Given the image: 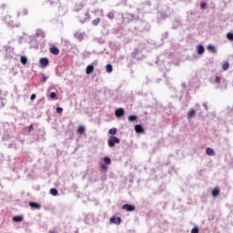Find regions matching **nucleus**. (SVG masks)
<instances>
[{"label":"nucleus","mask_w":233,"mask_h":233,"mask_svg":"<svg viewBox=\"0 0 233 233\" xmlns=\"http://www.w3.org/2000/svg\"><path fill=\"white\" fill-rule=\"evenodd\" d=\"M199 108H201V106L199 104H196L195 109L191 108L187 111V117L188 121H190V119H194V117H196V114H198V110H199Z\"/></svg>","instance_id":"1"},{"label":"nucleus","mask_w":233,"mask_h":233,"mask_svg":"<svg viewBox=\"0 0 233 233\" xmlns=\"http://www.w3.org/2000/svg\"><path fill=\"white\" fill-rule=\"evenodd\" d=\"M119 143H121V140L118 137L114 136L109 137L107 140V145L109 148H114L116 145H119Z\"/></svg>","instance_id":"2"},{"label":"nucleus","mask_w":233,"mask_h":233,"mask_svg":"<svg viewBox=\"0 0 233 233\" xmlns=\"http://www.w3.org/2000/svg\"><path fill=\"white\" fill-rule=\"evenodd\" d=\"M3 21H5V23L10 26L11 28H14L15 26H17V25L14 24V21H12V16L10 15H6L4 17Z\"/></svg>","instance_id":"3"},{"label":"nucleus","mask_w":233,"mask_h":233,"mask_svg":"<svg viewBox=\"0 0 233 233\" xmlns=\"http://www.w3.org/2000/svg\"><path fill=\"white\" fill-rule=\"evenodd\" d=\"M90 19V16L88 15V11L86 12L83 15H80L78 16V21L83 25L85 23H86V21H88Z\"/></svg>","instance_id":"4"},{"label":"nucleus","mask_w":233,"mask_h":233,"mask_svg":"<svg viewBox=\"0 0 233 233\" xmlns=\"http://www.w3.org/2000/svg\"><path fill=\"white\" fill-rule=\"evenodd\" d=\"M109 222L114 225H121V218L111 217Z\"/></svg>","instance_id":"5"},{"label":"nucleus","mask_w":233,"mask_h":233,"mask_svg":"<svg viewBox=\"0 0 233 233\" xmlns=\"http://www.w3.org/2000/svg\"><path fill=\"white\" fill-rule=\"evenodd\" d=\"M39 62H40V66H42V68H46V66L49 63L48 58H46V57L40 58Z\"/></svg>","instance_id":"6"},{"label":"nucleus","mask_w":233,"mask_h":233,"mask_svg":"<svg viewBox=\"0 0 233 233\" xmlns=\"http://www.w3.org/2000/svg\"><path fill=\"white\" fill-rule=\"evenodd\" d=\"M115 116L116 117H123L125 116V109L123 108H118L115 111Z\"/></svg>","instance_id":"7"},{"label":"nucleus","mask_w":233,"mask_h":233,"mask_svg":"<svg viewBox=\"0 0 233 233\" xmlns=\"http://www.w3.org/2000/svg\"><path fill=\"white\" fill-rule=\"evenodd\" d=\"M122 208L124 210H127V212H132L134 210H136V207L132 206V205H128V204H125Z\"/></svg>","instance_id":"8"},{"label":"nucleus","mask_w":233,"mask_h":233,"mask_svg":"<svg viewBox=\"0 0 233 233\" xmlns=\"http://www.w3.org/2000/svg\"><path fill=\"white\" fill-rule=\"evenodd\" d=\"M75 37H76L78 41H83L85 37V32L77 31L76 33H75Z\"/></svg>","instance_id":"9"},{"label":"nucleus","mask_w":233,"mask_h":233,"mask_svg":"<svg viewBox=\"0 0 233 233\" xmlns=\"http://www.w3.org/2000/svg\"><path fill=\"white\" fill-rule=\"evenodd\" d=\"M29 207H31V208H34L35 210L41 209V204H37L35 202H30Z\"/></svg>","instance_id":"10"},{"label":"nucleus","mask_w":233,"mask_h":233,"mask_svg":"<svg viewBox=\"0 0 233 233\" xmlns=\"http://www.w3.org/2000/svg\"><path fill=\"white\" fill-rule=\"evenodd\" d=\"M197 52L199 56H203V54H205V47L203 46V45L198 46Z\"/></svg>","instance_id":"11"},{"label":"nucleus","mask_w":233,"mask_h":233,"mask_svg":"<svg viewBox=\"0 0 233 233\" xmlns=\"http://www.w3.org/2000/svg\"><path fill=\"white\" fill-rule=\"evenodd\" d=\"M220 82H221L220 76H216L215 77L210 78V83H212L213 85H216Z\"/></svg>","instance_id":"12"},{"label":"nucleus","mask_w":233,"mask_h":233,"mask_svg":"<svg viewBox=\"0 0 233 233\" xmlns=\"http://www.w3.org/2000/svg\"><path fill=\"white\" fill-rule=\"evenodd\" d=\"M135 132H137V134H143V132H145V129H143V127H141L140 125H137L135 126Z\"/></svg>","instance_id":"13"},{"label":"nucleus","mask_w":233,"mask_h":233,"mask_svg":"<svg viewBox=\"0 0 233 233\" xmlns=\"http://www.w3.org/2000/svg\"><path fill=\"white\" fill-rule=\"evenodd\" d=\"M51 54H54V56H58L59 54V48L53 46L50 48Z\"/></svg>","instance_id":"14"},{"label":"nucleus","mask_w":233,"mask_h":233,"mask_svg":"<svg viewBox=\"0 0 233 233\" xmlns=\"http://www.w3.org/2000/svg\"><path fill=\"white\" fill-rule=\"evenodd\" d=\"M20 63H22L23 65H26L28 63V57H26V56H21Z\"/></svg>","instance_id":"15"},{"label":"nucleus","mask_w":233,"mask_h":233,"mask_svg":"<svg viewBox=\"0 0 233 233\" xmlns=\"http://www.w3.org/2000/svg\"><path fill=\"white\" fill-rule=\"evenodd\" d=\"M92 72H94V66H92V65L87 66L86 69V73L87 75H90V74H92Z\"/></svg>","instance_id":"16"},{"label":"nucleus","mask_w":233,"mask_h":233,"mask_svg":"<svg viewBox=\"0 0 233 233\" xmlns=\"http://www.w3.org/2000/svg\"><path fill=\"white\" fill-rule=\"evenodd\" d=\"M212 196L214 198H218L219 196V187H215L213 190H212Z\"/></svg>","instance_id":"17"},{"label":"nucleus","mask_w":233,"mask_h":233,"mask_svg":"<svg viewBox=\"0 0 233 233\" xmlns=\"http://www.w3.org/2000/svg\"><path fill=\"white\" fill-rule=\"evenodd\" d=\"M206 154H207L208 156H214L216 153L214 152V149H212L211 147H208V148L206 149Z\"/></svg>","instance_id":"18"},{"label":"nucleus","mask_w":233,"mask_h":233,"mask_svg":"<svg viewBox=\"0 0 233 233\" xmlns=\"http://www.w3.org/2000/svg\"><path fill=\"white\" fill-rule=\"evenodd\" d=\"M36 35L38 37H45V31H43V29H37L36 30Z\"/></svg>","instance_id":"19"},{"label":"nucleus","mask_w":233,"mask_h":233,"mask_svg":"<svg viewBox=\"0 0 233 233\" xmlns=\"http://www.w3.org/2000/svg\"><path fill=\"white\" fill-rule=\"evenodd\" d=\"M23 220V216H16L13 218V221H15V223H19Z\"/></svg>","instance_id":"20"},{"label":"nucleus","mask_w":233,"mask_h":233,"mask_svg":"<svg viewBox=\"0 0 233 233\" xmlns=\"http://www.w3.org/2000/svg\"><path fill=\"white\" fill-rule=\"evenodd\" d=\"M108 134H110L111 136H116V134H117V128L113 127L109 129Z\"/></svg>","instance_id":"21"},{"label":"nucleus","mask_w":233,"mask_h":233,"mask_svg":"<svg viewBox=\"0 0 233 233\" xmlns=\"http://www.w3.org/2000/svg\"><path fill=\"white\" fill-rule=\"evenodd\" d=\"M75 12H79V10H83V5H76L74 8Z\"/></svg>","instance_id":"22"},{"label":"nucleus","mask_w":233,"mask_h":233,"mask_svg":"<svg viewBox=\"0 0 233 233\" xmlns=\"http://www.w3.org/2000/svg\"><path fill=\"white\" fill-rule=\"evenodd\" d=\"M18 17L20 16V15H28V10H26V9H24L22 12H18Z\"/></svg>","instance_id":"23"},{"label":"nucleus","mask_w":233,"mask_h":233,"mask_svg":"<svg viewBox=\"0 0 233 233\" xmlns=\"http://www.w3.org/2000/svg\"><path fill=\"white\" fill-rule=\"evenodd\" d=\"M106 70L107 74H111V72L113 70L112 65H110V64L106 65Z\"/></svg>","instance_id":"24"},{"label":"nucleus","mask_w":233,"mask_h":233,"mask_svg":"<svg viewBox=\"0 0 233 233\" xmlns=\"http://www.w3.org/2000/svg\"><path fill=\"white\" fill-rule=\"evenodd\" d=\"M101 21V19L96 18L95 20L92 21V25L93 26H97V25H99V22Z\"/></svg>","instance_id":"25"},{"label":"nucleus","mask_w":233,"mask_h":233,"mask_svg":"<svg viewBox=\"0 0 233 233\" xmlns=\"http://www.w3.org/2000/svg\"><path fill=\"white\" fill-rule=\"evenodd\" d=\"M104 162L106 165H110V163H112V160L110 159V157H104Z\"/></svg>","instance_id":"26"},{"label":"nucleus","mask_w":233,"mask_h":233,"mask_svg":"<svg viewBox=\"0 0 233 233\" xmlns=\"http://www.w3.org/2000/svg\"><path fill=\"white\" fill-rule=\"evenodd\" d=\"M84 132H85V127H83V126L78 127L77 133L83 134Z\"/></svg>","instance_id":"27"},{"label":"nucleus","mask_w":233,"mask_h":233,"mask_svg":"<svg viewBox=\"0 0 233 233\" xmlns=\"http://www.w3.org/2000/svg\"><path fill=\"white\" fill-rule=\"evenodd\" d=\"M137 119V116L131 115L128 116V121L133 122L136 121Z\"/></svg>","instance_id":"28"},{"label":"nucleus","mask_w":233,"mask_h":233,"mask_svg":"<svg viewBox=\"0 0 233 233\" xmlns=\"http://www.w3.org/2000/svg\"><path fill=\"white\" fill-rule=\"evenodd\" d=\"M50 194H51V196H57V189L51 188L50 189Z\"/></svg>","instance_id":"29"},{"label":"nucleus","mask_w":233,"mask_h":233,"mask_svg":"<svg viewBox=\"0 0 233 233\" xmlns=\"http://www.w3.org/2000/svg\"><path fill=\"white\" fill-rule=\"evenodd\" d=\"M208 50H209V52H216V47H214L212 45H209L208 46Z\"/></svg>","instance_id":"30"},{"label":"nucleus","mask_w":233,"mask_h":233,"mask_svg":"<svg viewBox=\"0 0 233 233\" xmlns=\"http://www.w3.org/2000/svg\"><path fill=\"white\" fill-rule=\"evenodd\" d=\"M228 66H230L228 62H226L223 64L222 68L223 70H228Z\"/></svg>","instance_id":"31"},{"label":"nucleus","mask_w":233,"mask_h":233,"mask_svg":"<svg viewBox=\"0 0 233 233\" xmlns=\"http://www.w3.org/2000/svg\"><path fill=\"white\" fill-rule=\"evenodd\" d=\"M227 37L229 41H233V34L232 33H228Z\"/></svg>","instance_id":"32"},{"label":"nucleus","mask_w":233,"mask_h":233,"mask_svg":"<svg viewBox=\"0 0 233 233\" xmlns=\"http://www.w3.org/2000/svg\"><path fill=\"white\" fill-rule=\"evenodd\" d=\"M56 92H51L49 95V97H51V99H57V97H56Z\"/></svg>","instance_id":"33"},{"label":"nucleus","mask_w":233,"mask_h":233,"mask_svg":"<svg viewBox=\"0 0 233 233\" xmlns=\"http://www.w3.org/2000/svg\"><path fill=\"white\" fill-rule=\"evenodd\" d=\"M200 8H201L202 10H205V8H207V3L201 2V4H200Z\"/></svg>","instance_id":"34"},{"label":"nucleus","mask_w":233,"mask_h":233,"mask_svg":"<svg viewBox=\"0 0 233 233\" xmlns=\"http://www.w3.org/2000/svg\"><path fill=\"white\" fill-rule=\"evenodd\" d=\"M108 19H113L114 18V12H110L107 14Z\"/></svg>","instance_id":"35"},{"label":"nucleus","mask_w":233,"mask_h":233,"mask_svg":"<svg viewBox=\"0 0 233 233\" xmlns=\"http://www.w3.org/2000/svg\"><path fill=\"white\" fill-rule=\"evenodd\" d=\"M191 233H199V228H193L191 229Z\"/></svg>","instance_id":"36"},{"label":"nucleus","mask_w":233,"mask_h":233,"mask_svg":"<svg viewBox=\"0 0 233 233\" xmlns=\"http://www.w3.org/2000/svg\"><path fill=\"white\" fill-rule=\"evenodd\" d=\"M63 112V107H57L56 108V113L61 114Z\"/></svg>","instance_id":"37"},{"label":"nucleus","mask_w":233,"mask_h":233,"mask_svg":"<svg viewBox=\"0 0 233 233\" xmlns=\"http://www.w3.org/2000/svg\"><path fill=\"white\" fill-rule=\"evenodd\" d=\"M32 131H34V126L33 125L29 126V128H28V132H32Z\"/></svg>","instance_id":"38"},{"label":"nucleus","mask_w":233,"mask_h":233,"mask_svg":"<svg viewBox=\"0 0 233 233\" xmlns=\"http://www.w3.org/2000/svg\"><path fill=\"white\" fill-rule=\"evenodd\" d=\"M30 99H31V101H34V99H35V94L31 95Z\"/></svg>","instance_id":"39"},{"label":"nucleus","mask_w":233,"mask_h":233,"mask_svg":"<svg viewBox=\"0 0 233 233\" xmlns=\"http://www.w3.org/2000/svg\"><path fill=\"white\" fill-rule=\"evenodd\" d=\"M161 17H162V19H167V17H168V16L167 15H165V14H162Z\"/></svg>","instance_id":"40"},{"label":"nucleus","mask_w":233,"mask_h":233,"mask_svg":"<svg viewBox=\"0 0 233 233\" xmlns=\"http://www.w3.org/2000/svg\"><path fill=\"white\" fill-rule=\"evenodd\" d=\"M203 106L206 108V110H208V106L207 103H204V104H203Z\"/></svg>","instance_id":"41"},{"label":"nucleus","mask_w":233,"mask_h":233,"mask_svg":"<svg viewBox=\"0 0 233 233\" xmlns=\"http://www.w3.org/2000/svg\"><path fill=\"white\" fill-rule=\"evenodd\" d=\"M100 15H101L102 17H105V13L103 12V10H100Z\"/></svg>","instance_id":"42"},{"label":"nucleus","mask_w":233,"mask_h":233,"mask_svg":"<svg viewBox=\"0 0 233 233\" xmlns=\"http://www.w3.org/2000/svg\"><path fill=\"white\" fill-rule=\"evenodd\" d=\"M101 168H102V170H106V166L102 165V166H101Z\"/></svg>","instance_id":"43"},{"label":"nucleus","mask_w":233,"mask_h":233,"mask_svg":"<svg viewBox=\"0 0 233 233\" xmlns=\"http://www.w3.org/2000/svg\"><path fill=\"white\" fill-rule=\"evenodd\" d=\"M43 81H46V77H44Z\"/></svg>","instance_id":"44"}]
</instances>
